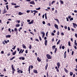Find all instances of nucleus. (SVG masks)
<instances>
[{"label": "nucleus", "mask_w": 77, "mask_h": 77, "mask_svg": "<svg viewBox=\"0 0 77 77\" xmlns=\"http://www.w3.org/2000/svg\"><path fill=\"white\" fill-rule=\"evenodd\" d=\"M11 68L12 70V73L13 74H14V71H15V69L14 68V65H11Z\"/></svg>", "instance_id": "nucleus-1"}, {"label": "nucleus", "mask_w": 77, "mask_h": 77, "mask_svg": "<svg viewBox=\"0 0 77 77\" xmlns=\"http://www.w3.org/2000/svg\"><path fill=\"white\" fill-rule=\"evenodd\" d=\"M46 56L48 59H51V58H52V57H51V56L49 54H47L46 55Z\"/></svg>", "instance_id": "nucleus-2"}, {"label": "nucleus", "mask_w": 77, "mask_h": 77, "mask_svg": "<svg viewBox=\"0 0 77 77\" xmlns=\"http://www.w3.org/2000/svg\"><path fill=\"white\" fill-rule=\"evenodd\" d=\"M57 65L58 66V69H59L60 66V63L59 62H58L57 64Z\"/></svg>", "instance_id": "nucleus-3"}, {"label": "nucleus", "mask_w": 77, "mask_h": 77, "mask_svg": "<svg viewBox=\"0 0 77 77\" xmlns=\"http://www.w3.org/2000/svg\"><path fill=\"white\" fill-rule=\"evenodd\" d=\"M55 27L57 29H58V30H59V27H58V25L56 24H55L54 25Z\"/></svg>", "instance_id": "nucleus-4"}, {"label": "nucleus", "mask_w": 77, "mask_h": 77, "mask_svg": "<svg viewBox=\"0 0 77 77\" xmlns=\"http://www.w3.org/2000/svg\"><path fill=\"white\" fill-rule=\"evenodd\" d=\"M34 1L33 0L32 1L30 2L29 3L30 4H32V5H35V3L34 2Z\"/></svg>", "instance_id": "nucleus-5"}, {"label": "nucleus", "mask_w": 77, "mask_h": 77, "mask_svg": "<svg viewBox=\"0 0 77 77\" xmlns=\"http://www.w3.org/2000/svg\"><path fill=\"white\" fill-rule=\"evenodd\" d=\"M7 12V11L6 10V8H5L4 9V12L3 13V14H5Z\"/></svg>", "instance_id": "nucleus-6"}, {"label": "nucleus", "mask_w": 77, "mask_h": 77, "mask_svg": "<svg viewBox=\"0 0 77 77\" xmlns=\"http://www.w3.org/2000/svg\"><path fill=\"white\" fill-rule=\"evenodd\" d=\"M48 63H46V66H45V69H46V70L47 69V67H48Z\"/></svg>", "instance_id": "nucleus-7"}, {"label": "nucleus", "mask_w": 77, "mask_h": 77, "mask_svg": "<svg viewBox=\"0 0 77 77\" xmlns=\"http://www.w3.org/2000/svg\"><path fill=\"white\" fill-rule=\"evenodd\" d=\"M33 20H32L31 21L28 23L29 24H33Z\"/></svg>", "instance_id": "nucleus-8"}, {"label": "nucleus", "mask_w": 77, "mask_h": 77, "mask_svg": "<svg viewBox=\"0 0 77 77\" xmlns=\"http://www.w3.org/2000/svg\"><path fill=\"white\" fill-rule=\"evenodd\" d=\"M33 72L34 73H36V74H38V72L37 71V70H33Z\"/></svg>", "instance_id": "nucleus-9"}, {"label": "nucleus", "mask_w": 77, "mask_h": 77, "mask_svg": "<svg viewBox=\"0 0 77 77\" xmlns=\"http://www.w3.org/2000/svg\"><path fill=\"white\" fill-rule=\"evenodd\" d=\"M42 37L43 38H44V36L45 35V33L44 32H42Z\"/></svg>", "instance_id": "nucleus-10"}, {"label": "nucleus", "mask_w": 77, "mask_h": 77, "mask_svg": "<svg viewBox=\"0 0 77 77\" xmlns=\"http://www.w3.org/2000/svg\"><path fill=\"white\" fill-rule=\"evenodd\" d=\"M60 2L61 5H63V2L62 0H60Z\"/></svg>", "instance_id": "nucleus-11"}, {"label": "nucleus", "mask_w": 77, "mask_h": 77, "mask_svg": "<svg viewBox=\"0 0 77 77\" xmlns=\"http://www.w3.org/2000/svg\"><path fill=\"white\" fill-rule=\"evenodd\" d=\"M22 47H23V48H24L25 49H26V45L24 44H23L22 45Z\"/></svg>", "instance_id": "nucleus-12"}, {"label": "nucleus", "mask_w": 77, "mask_h": 77, "mask_svg": "<svg viewBox=\"0 0 77 77\" xmlns=\"http://www.w3.org/2000/svg\"><path fill=\"white\" fill-rule=\"evenodd\" d=\"M64 70L66 73H68V70L66 68H64Z\"/></svg>", "instance_id": "nucleus-13"}, {"label": "nucleus", "mask_w": 77, "mask_h": 77, "mask_svg": "<svg viewBox=\"0 0 77 77\" xmlns=\"http://www.w3.org/2000/svg\"><path fill=\"white\" fill-rule=\"evenodd\" d=\"M55 69H56V71H57V72H59V69H58V68H57V67L56 66L55 67Z\"/></svg>", "instance_id": "nucleus-14"}, {"label": "nucleus", "mask_w": 77, "mask_h": 77, "mask_svg": "<svg viewBox=\"0 0 77 77\" xmlns=\"http://www.w3.org/2000/svg\"><path fill=\"white\" fill-rule=\"evenodd\" d=\"M37 60L39 62H41V60H40V59L39 58V57H37Z\"/></svg>", "instance_id": "nucleus-15"}, {"label": "nucleus", "mask_w": 77, "mask_h": 77, "mask_svg": "<svg viewBox=\"0 0 77 77\" xmlns=\"http://www.w3.org/2000/svg\"><path fill=\"white\" fill-rule=\"evenodd\" d=\"M16 53H17V52H16V51H15L14 52H12V55L13 56L15 55V54H16Z\"/></svg>", "instance_id": "nucleus-16"}, {"label": "nucleus", "mask_w": 77, "mask_h": 77, "mask_svg": "<svg viewBox=\"0 0 77 77\" xmlns=\"http://www.w3.org/2000/svg\"><path fill=\"white\" fill-rule=\"evenodd\" d=\"M45 46H47V40H45Z\"/></svg>", "instance_id": "nucleus-17"}, {"label": "nucleus", "mask_w": 77, "mask_h": 77, "mask_svg": "<svg viewBox=\"0 0 77 77\" xmlns=\"http://www.w3.org/2000/svg\"><path fill=\"white\" fill-rule=\"evenodd\" d=\"M54 20H56L57 23H58V24H59V20H58V19L54 18Z\"/></svg>", "instance_id": "nucleus-18"}, {"label": "nucleus", "mask_w": 77, "mask_h": 77, "mask_svg": "<svg viewBox=\"0 0 77 77\" xmlns=\"http://www.w3.org/2000/svg\"><path fill=\"white\" fill-rule=\"evenodd\" d=\"M72 24H73V26L74 27V28H76V26H75L76 25V23H73Z\"/></svg>", "instance_id": "nucleus-19"}, {"label": "nucleus", "mask_w": 77, "mask_h": 77, "mask_svg": "<svg viewBox=\"0 0 77 77\" xmlns=\"http://www.w3.org/2000/svg\"><path fill=\"white\" fill-rule=\"evenodd\" d=\"M11 35H7L6 36V38H11Z\"/></svg>", "instance_id": "nucleus-20"}, {"label": "nucleus", "mask_w": 77, "mask_h": 77, "mask_svg": "<svg viewBox=\"0 0 77 77\" xmlns=\"http://www.w3.org/2000/svg\"><path fill=\"white\" fill-rule=\"evenodd\" d=\"M14 59H15V57H13L10 58V60H12Z\"/></svg>", "instance_id": "nucleus-21"}, {"label": "nucleus", "mask_w": 77, "mask_h": 77, "mask_svg": "<svg viewBox=\"0 0 77 77\" xmlns=\"http://www.w3.org/2000/svg\"><path fill=\"white\" fill-rule=\"evenodd\" d=\"M60 40H59L57 43V45H58V44L60 43Z\"/></svg>", "instance_id": "nucleus-22"}, {"label": "nucleus", "mask_w": 77, "mask_h": 77, "mask_svg": "<svg viewBox=\"0 0 77 77\" xmlns=\"http://www.w3.org/2000/svg\"><path fill=\"white\" fill-rule=\"evenodd\" d=\"M56 48V45H54L52 46V49L53 50H54Z\"/></svg>", "instance_id": "nucleus-23"}, {"label": "nucleus", "mask_w": 77, "mask_h": 77, "mask_svg": "<svg viewBox=\"0 0 77 77\" xmlns=\"http://www.w3.org/2000/svg\"><path fill=\"white\" fill-rule=\"evenodd\" d=\"M14 32H17V31H18V29H17V28H15L14 29Z\"/></svg>", "instance_id": "nucleus-24"}, {"label": "nucleus", "mask_w": 77, "mask_h": 77, "mask_svg": "<svg viewBox=\"0 0 77 77\" xmlns=\"http://www.w3.org/2000/svg\"><path fill=\"white\" fill-rule=\"evenodd\" d=\"M20 25L19 24H17L16 25V27H20Z\"/></svg>", "instance_id": "nucleus-25"}, {"label": "nucleus", "mask_w": 77, "mask_h": 77, "mask_svg": "<svg viewBox=\"0 0 77 77\" xmlns=\"http://www.w3.org/2000/svg\"><path fill=\"white\" fill-rule=\"evenodd\" d=\"M20 6H18V5H17V6H14V8H18L19 7H20Z\"/></svg>", "instance_id": "nucleus-26"}, {"label": "nucleus", "mask_w": 77, "mask_h": 77, "mask_svg": "<svg viewBox=\"0 0 77 77\" xmlns=\"http://www.w3.org/2000/svg\"><path fill=\"white\" fill-rule=\"evenodd\" d=\"M68 44L69 46H71V42H68Z\"/></svg>", "instance_id": "nucleus-27"}, {"label": "nucleus", "mask_w": 77, "mask_h": 77, "mask_svg": "<svg viewBox=\"0 0 77 77\" xmlns=\"http://www.w3.org/2000/svg\"><path fill=\"white\" fill-rule=\"evenodd\" d=\"M7 56H11V53L9 52L8 53V54H7Z\"/></svg>", "instance_id": "nucleus-28"}, {"label": "nucleus", "mask_w": 77, "mask_h": 77, "mask_svg": "<svg viewBox=\"0 0 77 77\" xmlns=\"http://www.w3.org/2000/svg\"><path fill=\"white\" fill-rule=\"evenodd\" d=\"M23 14L22 13H21V12H19V15H23Z\"/></svg>", "instance_id": "nucleus-29"}, {"label": "nucleus", "mask_w": 77, "mask_h": 77, "mask_svg": "<svg viewBox=\"0 0 77 77\" xmlns=\"http://www.w3.org/2000/svg\"><path fill=\"white\" fill-rule=\"evenodd\" d=\"M57 35H58V36L59 35V34H60V33H59V31H57Z\"/></svg>", "instance_id": "nucleus-30"}, {"label": "nucleus", "mask_w": 77, "mask_h": 77, "mask_svg": "<svg viewBox=\"0 0 77 77\" xmlns=\"http://www.w3.org/2000/svg\"><path fill=\"white\" fill-rule=\"evenodd\" d=\"M70 75L71 76L72 75H73V73H72V72H70Z\"/></svg>", "instance_id": "nucleus-31"}, {"label": "nucleus", "mask_w": 77, "mask_h": 77, "mask_svg": "<svg viewBox=\"0 0 77 77\" xmlns=\"http://www.w3.org/2000/svg\"><path fill=\"white\" fill-rule=\"evenodd\" d=\"M29 49H32V45H30L29 47Z\"/></svg>", "instance_id": "nucleus-32"}, {"label": "nucleus", "mask_w": 77, "mask_h": 77, "mask_svg": "<svg viewBox=\"0 0 77 77\" xmlns=\"http://www.w3.org/2000/svg\"><path fill=\"white\" fill-rule=\"evenodd\" d=\"M35 41H37V42H39V40L37 38H35Z\"/></svg>", "instance_id": "nucleus-33"}, {"label": "nucleus", "mask_w": 77, "mask_h": 77, "mask_svg": "<svg viewBox=\"0 0 77 77\" xmlns=\"http://www.w3.org/2000/svg\"><path fill=\"white\" fill-rule=\"evenodd\" d=\"M45 18L46 20L47 19V13L45 14Z\"/></svg>", "instance_id": "nucleus-34"}, {"label": "nucleus", "mask_w": 77, "mask_h": 77, "mask_svg": "<svg viewBox=\"0 0 77 77\" xmlns=\"http://www.w3.org/2000/svg\"><path fill=\"white\" fill-rule=\"evenodd\" d=\"M31 67H30V66H29V67L28 68V71H30V68H31Z\"/></svg>", "instance_id": "nucleus-35"}, {"label": "nucleus", "mask_w": 77, "mask_h": 77, "mask_svg": "<svg viewBox=\"0 0 77 77\" xmlns=\"http://www.w3.org/2000/svg\"><path fill=\"white\" fill-rule=\"evenodd\" d=\"M57 51V48H55V51H54V53H56V51Z\"/></svg>", "instance_id": "nucleus-36"}, {"label": "nucleus", "mask_w": 77, "mask_h": 77, "mask_svg": "<svg viewBox=\"0 0 77 77\" xmlns=\"http://www.w3.org/2000/svg\"><path fill=\"white\" fill-rule=\"evenodd\" d=\"M33 11H34V12L35 13H38V11H36V10H33Z\"/></svg>", "instance_id": "nucleus-37"}, {"label": "nucleus", "mask_w": 77, "mask_h": 77, "mask_svg": "<svg viewBox=\"0 0 77 77\" xmlns=\"http://www.w3.org/2000/svg\"><path fill=\"white\" fill-rule=\"evenodd\" d=\"M6 7L7 8V10H9V8H8V5H7L6 6Z\"/></svg>", "instance_id": "nucleus-38"}, {"label": "nucleus", "mask_w": 77, "mask_h": 77, "mask_svg": "<svg viewBox=\"0 0 77 77\" xmlns=\"http://www.w3.org/2000/svg\"><path fill=\"white\" fill-rule=\"evenodd\" d=\"M48 32H47L46 33V35L47 37H48Z\"/></svg>", "instance_id": "nucleus-39"}, {"label": "nucleus", "mask_w": 77, "mask_h": 77, "mask_svg": "<svg viewBox=\"0 0 77 77\" xmlns=\"http://www.w3.org/2000/svg\"><path fill=\"white\" fill-rule=\"evenodd\" d=\"M74 20V18L73 17H71L70 18V21H72Z\"/></svg>", "instance_id": "nucleus-40"}, {"label": "nucleus", "mask_w": 77, "mask_h": 77, "mask_svg": "<svg viewBox=\"0 0 77 77\" xmlns=\"http://www.w3.org/2000/svg\"><path fill=\"white\" fill-rule=\"evenodd\" d=\"M17 23V24H18L19 23H20V20H17L16 21Z\"/></svg>", "instance_id": "nucleus-41"}, {"label": "nucleus", "mask_w": 77, "mask_h": 77, "mask_svg": "<svg viewBox=\"0 0 77 77\" xmlns=\"http://www.w3.org/2000/svg\"><path fill=\"white\" fill-rule=\"evenodd\" d=\"M39 39L40 41H42V38H41V37L40 36H39Z\"/></svg>", "instance_id": "nucleus-42"}, {"label": "nucleus", "mask_w": 77, "mask_h": 77, "mask_svg": "<svg viewBox=\"0 0 77 77\" xmlns=\"http://www.w3.org/2000/svg\"><path fill=\"white\" fill-rule=\"evenodd\" d=\"M36 10H40V9H41V8L39 7L37 8H36Z\"/></svg>", "instance_id": "nucleus-43"}, {"label": "nucleus", "mask_w": 77, "mask_h": 77, "mask_svg": "<svg viewBox=\"0 0 77 77\" xmlns=\"http://www.w3.org/2000/svg\"><path fill=\"white\" fill-rule=\"evenodd\" d=\"M30 33L33 36H34V34L32 32H30Z\"/></svg>", "instance_id": "nucleus-44"}, {"label": "nucleus", "mask_w": 77, "mask_h": 77, "mask_svg": "<svg viewBox=\"0 0 77 77\" xmlns=\"http://www.w3.org/2000/svg\"><path fill=\"white\" fill-rule=\"evenodd\" d=\"M21 71V70H17V72H18L19 74H20V71Z\"/></svg>", "instance_id": "nucleus-45"}, {"label": "nucleus", "mask_w": 77, "mask_h": 77, "mask_svg": "<svg viewBox=\"0 0 77 77\" xmlns=\"http://www.w3.org/2000/svg\"><path fill=\"white\" fill-rule=\"evenodd\" d=\"M64 58L65 59V58H66V54H64Z\"/></svg>", "instance_id": "nucleus-46"}, {"label": "nucleus", "mask_w": 77, "mask_h": 77, "mask_svg": "<svg viewBox=\"0 0 77 77\" xmlns=\"http://www.w3.org/2000/svg\"><path fill=\"white\" fill-rule=\"evenodd\" d=\"M51 35H52V36H54V33H53V32H52L51 33Z\"/></svg>", "instance_id": "nucleus-47"}, {"label": "nucleus", "mask_w": 77, "mask_h": 77, "mask_svg": "<svg viewBox=\"0 0 77 77\" xmlns=\"http://www.w3.org/2000/svg\"><path fill=\"white\" fill-rule=\"evenodd\" d=\"M25 53H26V54L28 53V50H26L25 51Z\"/></svg>", "instance_id": "nucleus-48"}, {"label": "nucleus", "mask_w": 77, "mask_h": 77, "mask_svg": "<svg viewBox=\"0 0 77 77\" xmlns=\"http://www.w3.org/2000/svg\"><path fill=\"white\" fill-rule=\"evenodd\" d=\"M62 48L63 50L65 49V47L64 46H62Z\"/></svg>", "instance_id": "nucleus-49"}, {"label": "nucleus", "mask_w": 77, "mask_h": 77, "mask_svg": "<svg viewBox=\"0 0 77 77\" xmlns=\"http://www.w3.org/2000/svg\"><path fill=\"white\" fill-rule=\"evenodd\" d=\"M1 53V54H4V51H2Z\"/></svg>", "instance_id": "nucleus-50"}, {"label": "nucleus", "mask_w": 77, "mask_h": 77, "mask_svg": "<svg viewBox=\"0 0 77 77\" xmlns=\"http://www.w3.org/2000/svg\"><path fill=\"white\" fill-rule=\"evenodd\" d=\"M62 45L61 44V45L60 46V49H61V48H62Z\"/></svg>", "instance_id": "nucleus-51"}, {"label": "nucleus", "mask_w": 77, "mask_h": 77, "mask_svg": "<svg viewBox=\"0 0 77 77\" xmlns=\"http://www.w3.org/2000/svg\"><path fill=\"white\" fill-rule=\"evenodd\" d=\"M42 23L43 24H45V21H43L42 22Z\"/></svg>", "instance_id": "nucleus-52"}, {"label": "nucleus", "mask_w": 77, "mask_h": 77, "mask_svg": "<svg viewBox=\"0 0 77 77\" xmlns=\"http://www.w3.org/2000/svg\"><path fill=\"white\" fill-rule=\"evenodd\" d=\"M48 25L49 26H51V25L50 24V23H48Z\"/></svg>", "instance_id": "nucleus-53"}, {"label": "nucleus", "mask_w": 77, "mask_h": 77, "mask_svg": "<svg viewBox=\"0 0 77 77\" xmlns=\"http://www.w3.org/2000/svg\"><path fill=\"white\" fill-rule=\"evenodd\" d=\"M17 51H20V48H17Z\"/></svg>", "instance_id": "nucleus-54"}, {"label": "nucleus", "mask_w": 77, "mask_h": 77, "mask_svg": "<svg viewBox=\"0 0 77 77\" xmlns=\"http://www.w3.org/2000/svg\"><path fill=\"white\" fill-rule=\"evenodd\" d=\"M67 29H68L69 31V30H71V29H70V28L69 27H68Z\"/></svg>", "instance_id": "nucleus-55"}, {"label": "nucleus", "mask_w": 77, "mask_h": 77, "mask_svg": "<svg viewBox=\"0 0 77 77\" xmlns=\"http://www.w3.org/2000/svg\"><path fill=\"white\" fill-rule=\"evenodd\" d=\"M61 35H62L63 36L64 35V33H63V32H62L61 33Z\"/></svg>", "instance_id": "nucleus-56"}, {"label": "nucleus", "mask_w": 77, "mask_h": 77, "mask_svg": "<svg viewBox=\"0 0 77 77\" xmlns=\"http://www.w3.org/2000/svg\"><path fill=\"white\" fill-rule=\"evenodd\" d=\"M74 52L72 51V55H73V54H74Z\"/></svg>", "instance_id": "nucleus-57"}, {"label": "nucleus", "mask_w": 77, "mask_h": 77, "mask_svg": "<svg viewBox=\"0 0 77 77\" xmlns=\"http://www.w3.org/2000/svg\"><path fill=\"white\" fill-rule=\"evenodd\" d=\"M25 58L24 57H22V60H25Z\"/></svg>", "instance_id": "nucleus-58"}, {"label": "nucleus", "mask_w": 77, "mask_h": 77, "mask_svg": "<svg viewBox=\"0 0 77 77\" xmlns=\"http://www.w3.org/2000/svg\"><path fill=\"white\" fill-rule=\"evenodd\" d=\"M30 12V11L27 10L26 11V12H27V13H29Z\"/></svg>", "instance_id": "nucleus-59"}, {"label": "nucleus", "mask_w": 77, "mask_h": 77, "mask_svg": "<svg viewBox=\"0 0 77 77\" xmlns=\"http://www.w3.org/2000/svg\"><path fill=\"white\" fill-rule=\"evenodd\" d=\"M74 48L75 50H77V47L76 46H75V45H74Z\"/></svg>", "instance_id": "nucleus-60"}, {"label": "nucleus", "mask_w": 77, "mask_h": 77, "mask_svg": "<svg viewBox=\"0 0 77 77\" xmlns=\"http://www.w3.org/2000/svg\"><path fill=\"white\" fill-rule=\"evenodd\" d=\"M64 29H67V26H64Z\"/></svg>", "instance_id": "nucleus-61"}, {"label": "nucleus", "mask_w": 77, "mask_h": 77, "mask_svg": "<svg viewBox=\"0 0 77 77\" xmlns=\"http://www.w3.org/2000/svg\"><path fill=\"white\" fill-rule=\"evenodd\" d=\"M4 42H5V43L6 44H7L8 43V42H7V41H6L5 40H4Z\"/></svg>", "instance_id": "nucleus-62"}, {"label": "nucleus", "mask_w": 77, "mask_h": 77, "mask_svg": "<svg viewBox=\"0 0 77 77\" xmlns=\"http://www.w3.org/2000/svg\"><path fill=\"white\" fill-rule=\"evenodd\" d=\"M56 4L58 6H59V2H57L56 3Z\"/></svg>", "instance_id": "nucleus-63"}, {"label": "nucleus", "mask_w": 77, "mask_h": 77, "mask_svg": "<svg viewBox=\"0 0 77 77\" xmlns=\"http://www.w3.org/2000/svg\"><path fill=\"white\" fill-rule=\"evenodd\" d=\"M74 12L75 13H77V10H75L74 11Z\"/></svg>", "instance_id": "nucleus-64"}]
</instances>
